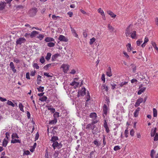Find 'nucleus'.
<instances>
[{
    "mask_svg": "<svg viewBox=\"0 0 158 158\" xmlns=\"http://www.w3.org/2000/svg\"><path fill=\"white\" fill-rule=\"evenodd\" d=\"M33 66L34 68H35L36 69H39V67L38 65V64L36 63H34L33 65Z\"/></svg>",
    "mask_w": 158,
    "mask_h": 158,
    "instance_id": "nucleus-56",
    "label": "nucleus"
},
{
    "mask_svg": "<svg viewBox=\"0 0 158 158\" xmlns=\"http://www.w3.org/2000/svg\"><path fill=\"white\" fill-rule=\"evenodd\" d=\"M52 146L54 149H55L56 148L59 149L62 147V144L60 143H59L57 142H54L52 145Z\"/></svg>",
    "mask_w": 158,
    "mask_h": 158,
    "instance_id": "nucleus-3",
    "label": "nucleus"
},
{
    "mask_svg": "<svg viewBox=\"0 0 158 158\" xmlns=\"http://www.w3.org/2000/svg\"><path fill=\"white\" fill-rule=\"evenodd\" d=\"M6 3L5 2H0V10H3L5 9Z\"/></svg>",
    "mask_w": 158,
    "mask_h": 158,
    "instance_id": "nucleus-6",
    "label": "nucleus"
},
{
    "mask_svg": "<svg viewBox=\"0 0 158 158\" xmlns=\"http://www.w3.org/2000/svg\"><path fill=\"white\" fill-rule=\"evenodd\" d=\"M89 117L93 120H95L97 117V114L94 112L91 113L89 115Z\"/></svg>",
    "mask_w": 158,
    "mask_h": 158,
    "instance_id": "nucleus-13",
    "label": "nucleus"
},
{
    "mask_svg": "<svg viewBox=\"0 0 158 158\" xmlns=\"http://www.w3.org/2000/svg\"><path fill=\"white\" fill-rule=\"evenodd\" d=\"M14 62L16 63H17L20 62V60L16 58H14Z\"/></svg>",
    "mask_w": 158,
    "mask_h": 158,
    "instance_id": "nucleus-60",
    "label": "nucleus"
},
{
    "mask_svg": "<svg viewBox=\"0 0 158 158\" xmlns=\"http://www.w3.org/2000/svg\"><path fill=\"white\" fill-rule=\"evenodd\" d=\"M44 75L45 76H46L47 77H52V74H49V73H44Z\"/></svg>",
    "mask_w": 158,
    "mask_h": 158,
    "instance_id": "nucleus-49",
    "label": "nucleus"
},
{
    "mask_svg": "<svg viewBox=\"0 0 158 158\" xmlns=\"http://www.w3.org/2000/svg\"><path fill=\"white\" fill-rule=\"evenodd\" d=\"M123 53L124 54L125 57L127 59H130L129 56V55L127 54V52H123Z\"/></svg>",
    "mask_w": 158,
    "mask_h": 158,
    "instance_id": "nucleus-57",
    "label": "nucleus"
},
{
    "mask_svg": "<svg viewBox=\"0 0 158 158\" xmlns=\"http://www.w3.org/2000/svg\"><path fill=\"white\" fill-rule=\"evenodd\" d=\"M128 37H130L132 39H135L136 38V31H133L131 32V34L130 35V36Z\"/></svg>",
    "mask_w": 158,
    "mask_h": 158,
    "instance_id": "nucleus-11",
    "label": "nucleus"
},
{
    "mask_svg": "<svg viewBox=\"0 0 158 158\" xmlns=\"http://www.w3.org/2000/svg\"><path fill=\"white\" fill-rule=\"evenodd\" d=\"M120 149V148L118 146H115L114 148V150L115 151L118 150Z\"/></svg>",
    "mask_w": 158,
    "mask_h": 158,
    "instance_id": "nucleus-59",
    "label": "nucleus"
},
{
    "mask_svg": "<svg viewBox=\"0 0 158 158\" xmlns=\"http://www.w3.org/2000/svg\"><path fill=\"white\" fill-rule=\"evenodd\" d=\"M59 154V153L58 152L55 151L53 155L54 157L55 158L57 157L58 156Z\"/></svg>",
    "mask_w": 158,
    "mask_h": 158,
    "instance_id": "nucleus-50",
    "label": "nucleus"
},
{
    "mask_svg": "<svg viewBox=\"0 0 158 158\" xmlns=\"http://www.w3.org/2000/svg\"><path fill=\"white\" fill-rule=\"evenodd\" d=\"M71 30L72 32V33L73 34L74 36L76 37H77L78 35L76 33V31L72 27H71Z\"/></svg>",
    "mask_w": 158,
    "mask_h": 158,
    "instance_id": "nucleus-26",
    "label": "nucleus"
},
{
    "mask_svg": "<svg viewBox=\"0 0 158 158\" xmlns=\"http://www.w3.org/2000/svg\"><path fill=\"white\" fill-rule=\"evenodd\" d=\"M95 39L94 37H93L92 39H90V41L89 42L90 44L92 45L94 43L95 41Z\"/></svg>",
    "mask_w": 158,
    "mask_h": 158,
    "instance_id": "nucleus-40",
    "label": "nucleus"
},
{
    "mask_svg": "<svg viewBox=\"0 0 158 158\" xmlns=\"http://www.w3.org/2000/svg\"><path fill=\"white\" fill-rule=\"evenodd\" d=\"M87 33H88V30H85L83 32V36L84 37L86 38L87 36Z\"/></svg>",
    "mask_w": 158,
    "mask_h": 158,
    "instance_id": "nucleus-39",
    "label": "nucleus"
},
{
    "mask_svg": "<svg viewBox=\"0 0 158 158\" xmlns=\"http://www.w3.org/2000/svg\"><path fill=\"white\" fill-rule=\"evenodd\" d=\"M141 88V86H140L139 87V88L140 89L139 91L138 92V94L139 95L141 94L142 93H143L146 90V88L144 87Z\"/></svg>",
    "mask_w": 158,
    "mask_h": 158,
    "instance_id": "nucleus-15",
    "label": "nucleus"
},
{
    "mask_svg": "<svg viewBox=\"0 0 158 158\" xmlns=\"http://www.w3.org/2000/svg\"><path fill=\"white\" fill-rule=\"evenodd\" d=\"M108 110V109L106 104H104L103 106V115H106Z\"/></svg>",
    "mask_w": 158,
    "mask_h": 158,
    "instance_id": "nucleus-10",
    "label": "nucleus"
},
{
    "mask_svg": "<svg viewBox=\"0 0 158 158\" xmlns=\"http://www.w3.org/2000/svg\"><path fill=\"white\" fill-rule=\"evenodd\" d=\"M155 151L154 150H152L151 152L150 156L152 158H154V155L155 153Z\"/></svg>",
    "mask_w": 158,
    "mask_h": 158,
    "instance_id": "nucleus-38",
    "label": "nucleus"
},
{
    "mask_svg": "<svg viewBox=\"0 0 158 158\" xmlns=\"http://www.w3.org/2000/svg\"><path fill=\"white\" fill-rule=\"evenodd\" d=\"M19 106L20 109V110L22 111L23 112H24V110L23 109V105L22 103L20 102L19 103Z\"/></svg>",
    "mask_w": 158,
    "mask_h": 158,
    "instance_id": "nucleus-33",
    "label": "nucleus"
},
{
    "mask_svg": "<svg viewBox=\"0 0 158 158\" xmlns=\"http://www.w3.org/2000/svg\"><path fill=\"white\" fill-rule=\"evenodd\" d=\"M128 131L127 129H126L125 131L124 132V134L125 135V136L126 137H127L128 136Z\"/></svg>",
    "mask_w": 158,
    "mask_h": 158,
    "instance_id": "nucleus-61",
    "label": "nucleus"
},
{
    "mask_svg": "<svg viewBox=\"0 0 158 158\" xmlns=\"http://www.w3.org/2000/svg\"><path fill=\"white\" fill-rule=\"evenodd\" d=\"M5 135H6V137L7 138L6 139H8V138L10 137L9 133L8 132H6L5 133Z\"/></svg>",
    "mask_w": 158,
    "mask_h": 158,
    "instance_id": "nucleus-64",
    "label": "nucleus"
},
{
    "mask_svg": "<svg viewBox=\"0 0 158 158\" xmlns=\"http://www.w3.org/2000/svg\"><path fill=\"white\" fill-rule=\"evenodd\" d=\"M19 137L18 135L16 133H13L11 135L12 140L11 143H21V141L19 139H16V138H19Z\"/></svg>",
    "mask_w": 158,
    "mask_h": 158,
    "instance_id": "nucleus-1",
    "label": "nucleus"
},
{
    "mask_svg": "<svg viewBox=\"0 0 158 158\" xmlns=\"http://www.w3.org/2000/svg\"><path fill=\"white\" fill-rule=\"evenodd\" d=\"M40 61L42 64L44 63L45 61L44 57L42 56L40 59Z\"/></svg>",
    "mask_w": 158,
    "mask_h": 158,
    "instance_id": "nucleus-44",
    "label": "nucleus"
},
{
    "mask_svg": "<svg viewBox=\"0 0 158 158\" xmlns=\"http://www.w3.org/2000/svg\"><path fill=\"white\" fill-rule=\"evenodd\" d=\"M103 126L104 128H106V127H108L107 123L106 121V120H105L104 121V123L103 124Z\"/></svg>",
    "mask_w": 158,
    "mask_h": 158,
    "instance_id": "nucleus-53",
    "label": "nucleus"
},
{
    "mask_svg": "<svg viewBox=\"0 0 158 158\" xmlns=\"http://www.w3.org/2000/svg\"><path fill=\"white\" fill-rule=\"evenodd\" d=\"M98 12L101 14V15H104V12L101 8H99L98 9Z\"/></svg>",
    "mask_w": 158,
    "mask_h": 158,
    "instance_id": "nucleus-36",
    "label": "nucleus"
},
{
    "mask_svg": "<svg viewBox=\"0 0 158 158\" xmlns=\"http://www.w3.org/2000/svg\"><path fill=\"white\" fill-rule=\"evenodd\" d=\"M30 153V152L28 150L25 151L24 152L23 155H29Z\"/></svg>",
    "mask_w": 158,
    "mask_h": 158,
    "instance_id": "nucleus-52",
    "label": "nucleus"
},
{
    "mask_svg": "<svg viewBox=\"0 0 158 158\" xmlns=\"http://www.w3.org/2000/svg\"><path fill=\"white\" fill-rule=\"evenodd\" d=\"M30 13H32V15H34L36 14L37 12V9L33 8L30 10Z\"/></svg>",
    "mask_w": 158,
    "mask_h": 158,
    "instance_id": "nucleus-25",
    "label": "nucleus"
},
{
    "mask_svg": "<svg viewBox=\"0 0 158 158\" xmlns=\"http://www.w3.org/2000/svg\"><path fill=\"white\" fill-rule=\"evenodd\" d=\"M10 68L12 69H14L15 68L14 64L13 62H10Z\"/></svg>",
    "mask_w": 158,
    "mask_h": 158,
    "instance_id": "nucleus-48",
    "label": "nucleus"
},
{
    "mask_svg": "<svg viewBox=\"0 0 158 158\" xmlns=\"http://www.w3.org/2000/svg\"><path fill=\"white\" fill-rule=\"evenodd\" d=\"M134 133L135 131L133 129H132L130 131V134L131 136H133L134 135Z\"/></svg>",
    "mask_w": 158,
    "mask_h": 158,
    "instance_id": "nucleus-58",
    "label": "nucleus"
},
{
    "mask_svg": "<svg viewBox=\"0 0 158 158\" xmlns=\"http://www.w3.org/2000/svg\"><path fill=\"white\" fill-rule=\"evenodd\" d=\"M108 28L109 31H110L111 32L113 31L114 30V28L111 25H110V24H109L108 25Z\"/></svg>",
    "mask_w": 158,
    "mask_h": 158,
    "instance_id": "nucleus-27",
    "label": "nucleus"
},
{
    "mask_svg": "<svg viewBox=\"0 0 158 158\" xmlns=\"http://www.w3.org/2000/svg\"><path fill=\"white\" fill-rule=\"evenodd\" d=\"M140 110V107H138L135 110L134 114V116L135 117H137L139 114V111Z\"/></svg>",
    "mask_w": 158,
    "mask_h": 158,
    "instance_id": "nucleus-12",
    "label": "nucleus"
},
{
    "mask_svg": "<svg viewBox=\"0 0 158 158\" xmlns=\"http://www.w3.org/2000/svg\"><path fill=\"white\" fill-rule=\"evenodd\" d=\"M52 54L51 53L49 52L47 53L46 56L45 57V59L47 60H49L51 58Z\"/></svg>",
    "mask_w": 158,
    "mask_h": 158,
    "instance_id": "nucleus-28",
    "label": "nucleus"
},
{
    "mask_svg": "<svg viewBox=\"0 0 158 158\" xmlns=\"http://www.w3.org/2000/svg\"><path fill=\"white\" fill-rule=\"evenodd\" d=\"M85 87H82L81 89L80 90L78 93V97H79L80 96H84L85 94Z\"/></svg>",
    "mask_w": 158,
    "mask_h": 158,
    "instance_id": "nucleus-5",
    "label": "nucleus"
},
{
    "mask_svg": "<svg viewBox=\"0 0 158 158\" xmlns=\"http://www.w3.org/2000/svg\"><path fill=\"white\" fill-rule=\"evenodd\" d=\"M132 25L130 24L128 26L125 30V34L127 37L130 36L132 31Z\"/></svg>",
    "mask_w": 158,
    "mask_h": 158,
    "instance_id": "nucleus-2",
    "label": "nucleus"
},
{
    "mask_svg": "<svg viewBox=\"0 0 158 158\" xmlns=\"http://www.w3.org/2000/svg\"><path fill=\"white\" fill-rule=\"evenodd\" d=\"M57 122V118H54V119L51 121L49 122V124H55Z\"/></svg>",
    "mask_w": 158,
    "mask_h": 158,
    "instance_id": "nucleus-32",
    "label": "nucleus"
},
{
    "mask_svg": "<svg viewBox=\"0 0 158 158\" xmlns=\"http://www.w3.org/2000/svg\"><path fill=\"white\" fill-rule=\"evenodd\" d=\"M41 76L40 75H38L37 77V80L39 81H37V84H39L40 83V81H41Z\"/></svg>",
    "mask_w": 158,
    "mask_h": 158,
    "instance_id": "nucleus-51",
    "label": "nucleus"
},
{
    "mask_svg": "<svg viewBox=\"0 0 158 158\" xmlns=\"http://www.w3.org/2000/svg\"><path fill=\"white\" fill-rule=\"evenodd\" d=\"M58 139V138L57 136H53L52 138V139H51V141L52 142H56V141Z\"/></svg>",
    "mask_w": 158,
    "mask_h": 158,
    "instance_id": "nucleus-35",
    "label": "nucleus"
},
{
    "mask_svg": "<svg viewBox=\"0 0 158 158\" xmlns=\"http://www.w3.org/2000/svg\"><path fill=\"white\" fill-rule=\"evenodd\" d=\"M44 35L41 34H40L37 37L40 40H42L44 38Z\"/></svg>",
    "mask_w": 158,
    "mask_h": 158,
    "instance_id": "nucleus-43",
    "label": "nucleus"
},
{
    "mask_svg": "<svg viewBox=\"0 0 158 158\" xmlns=\"http://www.w3.org/2000/svg\"><path fill=\"white\" fill-rule=\"evenodd\" d=\"M58 39L60 41L64 42H66L68 40L64 36L62 35H60L59 36Z\"/></svg>",
    "mask_w": 158,
    "mask_h": 158,
    "instance_id": "nucleus-8",
    "label": "nucleus"
},
{
    "mask_svg": "<svg viewBox=\"0 0 158 158\" xmlns=\"http://www.w3.org/2000/svg\"><path fill=\"white\" fill-rule=\"evenodd\" d=\"M24 7V6L20 5H18L16 6V8L18 10L19 9H22Z\"/></svg>",
    "mask_w": 158,
    "mask_h": 158,
    "instance_id": "nucleus-45",
    "label": "nucleus"
},
{
    "mask_svg": "<svg viewBox=\"0 0 158 158\" xmlns=\"http://www.w3.org/2000/svg\"><path fill=\"white\" fill-rule=\"evenodd\" d=\"M142 42L143 41L142 40H137L136 42L137 45L138 46L140 45Z\"/></svg>",
    "mask_w": 158,
    "mask_h": 158,
    "instance_id": "nucleus-63",
    "label": "nucleus"
},
{
    "mask_svg": "<svg viewBox=\"0 0 158 158\" xmlns=\"http://www.w3.org/2000/svg\"><path fill=\"white\" fill-rule=\"evenodd\" d=\"M7 104L8 105L11 106L13 107H14L15 106V104H13L11 101L9 100L7 101Z\"/></svg>",
    "mask_w": 158,
    "mask_h": 158,
    "instance_id": "nucleus-31",
    "label": "nucleus"
},
{
    "mask_svg": "<svg viewBox=\"0 0 158 158\" xmlns=\"http://www.w3.org/2000/svg\"><path fill=\"white\" fill-rule=\"evenodd\" d=\"M44 87L40 86L37 88V89L39 92H43L44 90Z\"/></svg>",
    "mask_w": 158,
    "mask_h": 158,
    "instance_id": "nucleus-41",
    "label": "nucleus"
},
{
    "mask_svg": "<svg viewBox=\"0 0 158 158\" xmlns=\"http://www.w3.org/2000/svg\"><path fill=\"white\" fill-rule=\"evenodd\" d=\"M156 127L153 128L151 131V137H153L155 134H156Z\"/></svg>",
    "mask_w": 158,
    "mask_h": 158,
    "instance_id": "nucleus-16",
    "label": "nucleus"
},
{
    "mask_svg": "<svg viewBox=\"0 0 158 158\" xmlns=\"http://www.w3.org/2000/svg\"><path fill=\"white\" fill-rule=\"evenodd\" d=\"M44 40L46 42H51L54 41V39L52 38L47 37Z\"/></svg>",
    "mask_w": 158,
    "mask_h": 158,
    "instance_id": "nucleus-17",
    "label": "nucleus"
},
{
    "mask_svg": "<svg viewBox=\"0 0 158 158\" xmlns=\"http://www.w3.org/2000/svg\"><path fill=\"white\" fill-rule=\"evenodd\" d=\"M55 44L53 42H49L47 44V45L50 47H52L54 46Z\"/></svg>",
    "mask_w": 158,
    "mask_h": 158,
    "instance_id": "nucleus-37",
    "label": "nucleus"
},
{
    "mask_svg": "<svg viewBox=\"0 0 158 158\" xmlns=\"http://www.w3.org/2000/svg\"><path fill=\"white\" fill-rule=\"evenodd\" d=\"M26 40L23 37H20L17 40L16 42V45H21L22 44H23L25 42Z\"/></svg>",
    "mask_w": 158,
    "mask_h": 158,
    "instance_id": "nucleus-4",
    "label": "nucleus"
},
{
    "mask_svg": "<svg viewBox=\"0 0 158 158\" xmlns=\"http://www.w3.org/2000/svg\"><path fill=\"white\" fill-rule=\"evenodd\" d=\"M69 66L67 64H62L60 68H62L63 69H69Z\"/></svg>",
    "mask_w": 158,
    "mask_h": 158,
    "instance_id": "nucleus-18",
    "label": "nucleus"
},
{
    "mask_svg": "<svg viewBox=\"0 0 158 158\" xmlns=\"http://www.w3.org/2000/svg\"><path fill=\"white\" fill-rule=\"evenodd\" d=\"M143 101V99L142 98H139L136 101L135 104V107H137L140 105V104Z\"/></svg>",
    "mask_w": 158,
    "mask_h": 158,
    "instance_id": "nucleus-7",
    "label": "nucleus"
},
{
    "mask_svg": "<svg viewBox=\"0 0 158 158\" xmlns=\"http://www.w3.org/2000/svg\"><path fill=\"white\" fill-rule=\"evenodd\" d=\"M127 50L128 52H130L132 50V48L131 46V44L130 43H128L127 45Z\"/></svg>",
    "mask_w": 158,
    "mask_h": 158,
    "instance_id": "nucleus-29",
    "label": "nucleus"
},
{
    "mask_svg": "<svg viewBox=\"0 0 158 158\" xmlns=\"http://www.w3.org/2000/svg\"><path fill=\"white\" fill-rule=\"evenodd\" d=\"M154 140L156 141L158 140V134L156 133L154 137Z\"/></svg>",
    "mask_w": 158,
    "mask_h": 158,
    "instance_id": "nucleus-54",
    "label": "nucleus"
},
{
    "mask_svg": "<svg viewBox=\"0 0 158 158\" xmlns=\"http://www.w3.org/2000/svg\"><path fill=\"white\" fill-rule=\"evenodd\" d=\"M111 89H114L115 88L116 86V84L114 83L111 84Z\"/></svg>",
    "mask_w": 158,
    "mask_h": 158,
    "instance_id": "nucleus-62",
    "label": "nucleus"
},
{
    "mask_svg": "<svg viewBox=\"0 0 158 158\" xmlns=\"http://www.w3.org/2000/svg\"><path fill=\"white\" fill-rule=\"evenodd\" d=\"M45 158H49V154L47 149H46L45 150Z\"/></svg>",
    "mask_w": 158,
    "mask_h": 158,
    "instance_id": "nucleus-46",
    "label": "nucleus"
},
{
    "mask_svg": "<svg viewBox=\"0 0 158 158\" xmlns=\"http://www.w3.org/2000/svg\"><path fill=\"white\" fill-rule=\"evenodd\" d=\"M93 143L97 147H98L101 145V143L100 142L98 141L97 139H96L93 141Z\"/></svg>",
    "mask_w": 158,
    "mask_h": 158,
    "instance_id": "nucleus-21",
    "label": "nucleus"
},
{
    "mask_svg": "<svg viewBox=\"0 0 158 158\" xmlns=\"http://www.w3.org/2000/svg\"><path fill=\"white\" fill-rule=\"evenodd\" d=\"M52 64H48L46 65L45 66H44V69H47L48 68H51V66H52Z\"/></svg>",
    "mask_w": 158,
    "mask_h": 158,
    "instance_id": "nucleus-55",
    "label": "nucleus"
},
{
    "mask_svg": "<svg viewBox=\"0 0 158 158\" xmlns=\"http://www.w3.org/2000/svg\"><path fill=\"white\" fill-rule=\"evenodd\" d=\"M8 143V139H4L3 141L2 142V145L4 147H6L7 146V145Z\"/></svg>",
    "mask_w": 158,
    "mask_h": 158,
    "instance_id": "nucleus-24",
    "label": "nucleus"
},
{
    "mask_svg": "<svg viewBox=\"0 0 158 158\" xmlns=\"http://www.w3.org/2000/svg\"><path fill=\"white\" fill-rule=\"evenodd\" d=\"M70 85L73 86L75 88H76L79 85V83L74 81L71 83Z\"/></svg>",
    "mask_w": 158,
    "mask_h": 158,
    "instance_id": "nucleus-14",
    "label": "nucleus"
},
{
    "mask_svg": "<svg viewBox=\"0 0 158 158\" xmlns=\"http://www.w3.org/2000/svg\"><path fill=\"white\" fill-rule=\"evenodd\" d=\"M153 114L154 117H156L157 114V110L154 108L153 109Z\"/></svg>",
    "mask_w": 158,
    "mask_h": 158,
    "instance_id": "nucleus-34",
    "label": "nucleus"
},
{
    "mask_svg": "<svg viewBox=\"0 0 158 158\" xmlns=\"http://www.w3.org/2000/svg\"><path fill=\"white\" fill-rule=\"evenodd\" d=\"M107 13L112 18H114L116 16V15H115L112 12L109 10L107 11Z\"/></svg>",
    "mask_w": 158,
    "mask_h": 158,
    "instance_id": "nucleus-19",
    "label": "nucleus"
},
{
    "mask_svg": "<svg viewBox=\"0 0 158 158\" xmlns=\"http://www.w3.org/2000/svg\"><path fill=\"white\" fill-rule=\"evenodd\" d=\"M95 127V125L93 123H90L87 124L86 125V129H89L93 130Z\"/></svg>",
    "mask_w": 158,
    "mask_h": 158,
    "instance_id": "nucleus-9",
    "label": "nucleus"
},
{
    "mask_svg": "<svg viewBox=\"0 0 158 158\" xmlns=\"http://www.w3.org/2000/svg\"><path fill=\"white\" fill-rule=\"evenodd\" d=\"M54 114L53 115V116L54 117V118H56L57 117H59V113L58 112H55L54 113Z\"/></svg>",
    "mask_w": 158,
    "mask_h": 158,
    "instance_id": "nucleus-42",
    "label": "nucleus"
},
{
    "mask_svg": "<svg viewBox=\"0 0 158 158\" xmlns=\"http://www.w3.org/2000/svg\"><path fill=\"white\" fill-rule=\"evenodd\" d=\"M151 44L154 48L157 51L158 53V48L156 46V43L153 41H152L151 42Z\"/></svg>",
    "mask_w": 158,
    "mask_h": 158,
    "instance_id": "nucleus-23",
    "label": "nucleus"
},
{
    "mask_svg": "<svg viewBox=\"0 0 158 158\" xmlns=\"http://www.w3.org/2000/svg\"><path fill=\"white\" fill-rule=\"evenodd\" d=\"M48 107V110H50L52 113H54L55 112V109L51 107V106H46Z\"/></svg>",
    "mask_w": 158,
    "mask_h": 158,
    "instance_id": "nucleus-22",
    "label": "nucleus"
},
{
    "mask_svg": "<svg viewBox=\"0 0 158 158\" xmlns=\"http://www.w3.org/2000/svg\"><path fill=\"white\" fill-rule=\"evenodd\" d=\"M111 70H109L108 71L106 72V75L109 77H110L112 76V73Z\"/></svg>",
    "mask_w": 158,
    "mask_h": 158,
    "instance_id": "nucleus-47",
    "label": "nucleus"
},
{
    "mask_svg": "<svg viewBox=\"0 0 158 158\" xmlns=\"http://www.w3.org/2000/svg\"><path fill=\"white\" fill-rule=\"evenodd\" d=\"M47 99V97L45 96H43V97L40 98H39V100L42 101L44 102L46 101Z\"/></svg>",
    "mask_w": 158,
    "mask_h": 158,
    "instance_id": "nucleus-30",
    "label": "nucleus"
},
{
    "mask_svg": "<svg viewBox=\"0 0 158 158\" xmlns=\"http://www.w3.org/2000/svg\"><path fill=\"white\" fill-rule=\"evenodd\" d=\"M39 32L36 31H33L31 33L30 36L31 38L34 37L36 34H38Z\"/></svg>",
    "mask_w": 158,
    "mask_h": 158,
    "instance_id": "nucleus-20",
    "label": "nucleus"
}]
</instances>
